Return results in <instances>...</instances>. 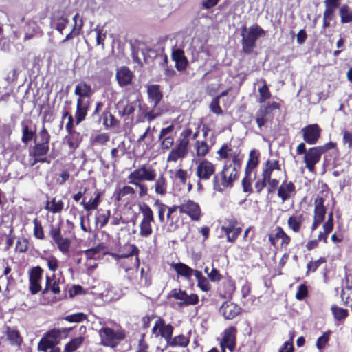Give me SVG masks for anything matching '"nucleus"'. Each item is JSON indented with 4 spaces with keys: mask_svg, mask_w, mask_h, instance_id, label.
<instances>
[{
    "mask_svg": "<svg viewBox=\"0 0 352 352\" xmlns=\"http://www.w3.org/2000/svg\"><path fill=\"white\" fill-rule=\"evenodd\" d=\"M38 136L41 139L40 143L49 145L50 141V135L46 129L43 126L39 132Z\"/></svg>",
    "mask_w": 352,
    "mask_h": 352,
    "instance_id": "63",
    "label": "nucleus"
},
{
    "mask_svg": "<svg viewBox=\"0 0 352 352\" xmlns=\"http://www.w3.org/2000/svg\"><path fill=\"white\" fill-rule=\"evenodd\" d=\"M195 278L197 280V285L198 287L204 292H208L210 289V285L208 279L202 275V273L199 272H195Z\"/></svg>",
    "mask_w": 352,
    "mask_h": 352,
    "instance_id": "38",
    "label": "nucleus"
},
{
    "mask_svg": "<svg viewBox=\"0 0 352 352\" xmlns=\"http://www.w3.org/2000/svg\"><path fill=\"white\" fill-rule=\"evenodd\" d=\"M74 94L79 96L78 98H89L92 94L91 87L86 82H82L76 86Z\"/></svg>",
    "mask_w": 352,
    "mask_h": 352,
    "instance_id": "27",
    "label": "nucleus"
},
{
    "mask_svg": "<svg viewBox=\"0 0 352 352\" xmlns=\"http://www.w3.org/2000/svg\"><path fill=\"white\" fill-rule=\"evenodd\" d=\"M294 347L292 343V340H287L280 346L278 352H294Z\"/></svg>",
    "mask_w": 352,
    "mask_h": 352,
    "instance_id": "64",
    "label": "nucleus"
},
{
    "mask_svg": "<svg viewBox=\"0 0 352 352\" xmlns=\"http://www.w3.org/2000/svg\"><path fill=\"white\" fill-rule=\"evenodd\" d=\"M133 194H135V190L133 189V188L129 186H125L123 188L116 191L114 195L116 197V200L117 201H120L122 197L128 195H132Z\"/></svg>",
    "mask_w": 352,
    "mask_h": 352,
    "instance_id": "41",
    "label": "nucleus"
},
{
    "mask_svg": "<svg viewBox=\"0 0 352 352\" xmlns=\"http://www.w3.org/2000/svg\"><path fill=\"white\" fill-rule=\"evenodd\" d=\"M50 270L55 272L58 268V261L54 256H50L45 258Z\"/></svg>",
    "mask_w": 352,
    "mask_h": 352,
    "instance_id": "62",
    "label": "nucleus"
},
{
    "mask_svg": "<svg viewBox=\"0 0 352 352\" xmlns=\"http://www.w3.org/2000/svg\"><path fill=\"white\" fill-rule=\"evenodd\" d=\"M237 221L234 218H231L225 221L224 224L222 226L221 229L225 232L226 235L232 232L236 227Z\"/></svg>",
    "mask_w": 352,
    "mask_h": 352,
    "instance_id": "54",
    "label": "nucleus"
},
{
    "mask_svg": "<svg viewBox=\"0 0 352 352\" xmlns=\"http://www.w3.org/2000/svg\"><path fill=\"white\" fill-rule=\"evenodd\" d=\"M84 338L82 336L73 338L70 342L66 344L65 346V352H74L75 351L83 342Z\"/></svg>",
    "mask_w": 352,
    "mask_h": 352,
    "instance_id": "37",
    "label": "nucleus"
},
{
    "mask_svg": "<svg viewBox=\"0 0 352 352\" xmlns=\"http://www.w3.org/2000/svg\"><path fill=\"white\" fill-rule=\"evenodd\" d=\"M140 212L142 215L141 221L154 222V214L151 207L146 203H141L138 205Z\"/></svg>",
    "mask_w": 352,
    "mask_h": 352,
    "instance_id": "28",
    "label": "nucleus"
},
{
    "mask_svg": "<svg viewBox=\"0 0 352 352\" xmlns=\"http://www.w3.org/2000/svg\"><path fill=\"white\" fill-rule=\"evenodd\" d=\"M263 85L261 87L258 88L259 93V103L265 102L267 99L270 98L271 93L269 90L267 85H266V82L265 80H263Z\"/></svg>",
    "mask_w": 352,
    "mask_h": 352,
    "instance_id": "44",
    "label": "nucleus"
},
{
    "mask_svg": "<svg viewBox=\"0 0 352 352\" xmlns=\"http://www.w3.org/2000/svg\"><path fill=\"white\" fill-rule=\"evenodd\" d=\"M172 58L175 62V67L178 71L186 69L188 60L184 55V52L181 49H176L172 52Z\"/></svg>",
    "mask_w": 352,
    "mask_h": 352,
    "instance_id": "18",
    "label": "nucleus"
},
{
    "mask_svg": "<svg viewBox=\"0 0 352 352\" xmlns=\"http://www.w3.org/2000/svg\"><path fill=\"white\" fill-rule=\"evenodd\" d=\"M276 238L281 239V244L282 245H288L290 242V237L284 232V230L278 227L277 232L275 234Z\"/></svg>",
    "mask_w": 352,
    "mask_h": 352,
    "instance_id": "59",
    "label": "nucleus"
},
{
    "mask_svg": "<svg viewBox=\"0 0 352 352\" xmlns=\"http://www.w3.org/2000/svg\"><path fill=\"white\" fill-rule=\"evenodd\" d=\"M110 217V211L107 210L96 217V223H100V228L104 227L108 223Z\"/></svg>",
    "mask_w": 352,
    "mask_h": 352,
    "instance_id": "58",
    "label": "nucleus"
},
{
    "mask_svg": "<svg viewBox=\"0 0 352 352\" xmlns=\"http://www.w3.org/2000/svg\"><path fill=\"white\" fill-rule=\"evenodd\" d=\"M295 191V186L292 182H287L284 181L278 189V196L283 202L288 200L292 194Z\"/></svg>",
    "mask_w": 352,
    "mask_h": 352,
    "instance_id": "20",
    "label": "nucleus"
},
{
    "mask_svg": "<svg viewBox=\"0 0 352 352\" xmlns=\"http://www.w3.org/2000/svg\"><path fill=\"white\" fill-rule=\"evenodd\" d=\"M102 124L106 128L111 127L115 124L114 116L109 111H106L102 114Z\"/></svg>",
    "mask_w": 352,
    "mask_h": 352,
    "instance_id": "50",
    "label": "nucleus"
},
{
    "mask_svg": "<svg viewBox=\"0 0 352 352\" xmlns=\"http://www.w3.org/2000/svg\"><path fill=\"white\" fill-rule=\"evenodd\" d=\"M153 207L157 211L158 219L160 223L165 222V214L168 210V206L162 203L160 200L157 199L154 204Z\"/></svg>",
    "mask_w": 352,
    "mask_h": 352,
    "instance_id": "34",
    "label": "nucleus"
},
{
    "mask_svg": "<svg viewBox=\"0 0 352 352\" xmlns=\"http://www.w3.org/2000/svg\"><path fill=\"white\" fill-rule=\"evenodd\" d=\"M196 163L197 164L196 175L199 180L208 181L212 175L214 176L215 166L212 162L202 160Z\"/></svg>",
    "mask_w": 352,
    "mask_h": 352,
    "instance_id": "7",
    "label": "nucleus"
},
{
    "mask_svg": "<svg viewBox=\"0 0 352 352\" xmlns=\"http://www.w3.org/2000/svg\"><path fill=\"white\" fill-rule=\"evenodd\" d=\"M172 267L179 276H183L187 280H190L192 275L195 276V272H199L183 263H173Z\"/></svg>",
    "mask_w": 352,
    "mask_h": 352,
    "instance_id": "19",
    "label": "nucleus"
},
{
    "mask_svg": "<svg viewBox=\"0 0 352 352\" xmlns=\"http://www.w3.org/2000/svg\"><path fill=\"white\" fill-rule=\"evenodd\" d=\"M188 344V338L184 335H179L174 337L169 341L168 344L171 346H185Z\"/></svg>",
    "mask_w": 352,
    "mask_h": 352,
    "instance_id": "47",
    "label": "nucleus"
},
{
    "mask_svg": "<svg viewBox=\"0 0 352 352\" xmlns=\"http://www.w3.org/2000/svg\"><path fill=\"white\" fill-rule=\"evenodd\" d=\"M34 236L38 239H43L45 237L41 223L37 219L33 220Z\"/></svg>",
    "mask_w": 352,
    "mask_h": 352,
    "instance_id": "52",
    "label": "nucleus"
},
{
    "mask_svg": "<svg viewBox=\"0 0 352 352\" xmlns=\"http://www.w3.org/2000/svg\"><path fill=\"white\" fill-rule=\"evenodd\" d=\"M241 308L230 302H224L219 309V312L226 320H232L239 314Z\"/></svg>",
    "mask_w": 352,
    "mask_h": 352,
    "instance_id": "15",
    "label": "nucleus"
},
{
    "mask_svg": "<svg viewBox=\"0 0 352 352\" xmlns=\"http://www.w3.org/2000/svg\"><path fill=\"white\" fill-rule=\"evenodd\" d=\"M324 200L322 197H318L314 201V218L322 221H324L326 214V209L324 206Z\"/></svg>",
    "mask_w": 352,
    "mask_h": 352,
    "instance_id": "26",
    "label": "nucleus"
},
{
    "mask_svg": "<svg viewBox=\"0 0 352 352\" xmlns=\"http://www.w3.org/2000/svg\"><path fill=\"white\" fill-rule=\"evenodd\" d=\"M188 153V143L186 140H179L176 146L171 150L169 153L167 162H176L179 159H182L186 157Z\"/></svg>",
    "mask_w": 352,
    "mask_h": 352,
    "instance_id": "12",
    "label": "nucleus"
},
{
    "mask_svg": "<svg viewBox=\"0 0 352 352\" xmlns=\"http://www.w3.org/2000/svg\"><path fill=\"white\" fill-rule=\"evenodd\" d=\"M210 109L212 112L217 115H221L223 113V111L219 106V97H215L212 99L210 104Z\"/></svg>",
    "mask_w": 352,
    "mask_h": 352,
    "instance_id": "56",
    "label": "nucleus"
},
{
    "mask_svg": "<svg viewBox=\"0 0 352 352\" xmlns=\"http://www.w3.org/2000/svg\"><path fill=\"white\" fill-rule=\"evenodd\" d=\"M167 182L166 178L161 175L155 181V192L160 195H164L166 193Z\"/></svg>",
    "mask_w": 352,
    "mask_h": 352,
    "instance_id": "35",
    "label": "nucleus"
},
{
    "mask_svg": "<svg viewBox=\"0 0 352 352\" xmlns=\"http://www.w3.org/2000/svg\"><path fill=\"white\" fill-rule=\"evenodd\" d=\"M64 207L62 200L56 201V198H53L51 201H47L45 208L46 210L52 213L60 212Z\"/></svg>",
    "mask_w": 352,
    "mask_h": 352,
    "instance_id": "29",
    "label": "nucleus"
},
{
    "mask_svg": "<svg viewBox=\"0 0 352 352\" xmlns=\"http://www.w3.org/2000/svg\"><path fill=\"white\" fill-rule=\"evenodd\" d=\"M89 102L84 98H78L75 113L76 124H79L85 120L89 109Z\"/></svg>",
    "mask_w": 352,
    "mask_h": 352,
    "instance_id": "16",
    "label": "nucleus"
},
{
    "mask_svg": "<svg viewBox=\"0 0 352 352\" xmlns=\"http://www.w3.org/2000/svg\"><path fill=\"white\" fill-rule=\"evenodd\" d=\"M258 153L252 150L250 153V159L247 163L245 168H249L250 170H254V168L257 166L258 162Z\"/></svg>",
    "mask_w": 352,
    "mask_h": 352,
    "instance_id": "49",
    "label": "nucleus"
},
{
    "mask_svg": "<svg viewBox=\"0 0 352 352\" xmlns=\"http://www.w3.org/2000/svg\"><path fill=\"white\" fill-rule=\"evenodd\" d=\"M49 151V145H46L40 142H35L34 146L30 152V155L34 157L45 156Z\"/></svg>",
    "mask_w": 352,
    "mask_h": 352,
    "instance_id": "30",
    "label": "nucleus"
},
{
    "mask_svg": "<svg viewBox=\"0 0 352 352\" xmlns=\"http://www.w3.org/2000/svg\"><path fill=\"white\" fill-rule=\"evenodd\" d=\"M69 20L64 15L54 16L51 21V25L60 34H63V30L66 28Z\"/></svg>",
    "mask_w": 352,
    "mask_h": 352,
    "instance_id": "25",
    "label": "nucleus"
},
{
    "mask_svg": "<svg viewBox=\"0 0 352 352\" xmlns=\"http://www.w3.org/2000/svg\"><path fill=\"white\" fill-rule=\"evenodd\" d=\"M173 328L171 324H162L160 327V333L162 337L164 338L166 340L167 344L171 340Z\"/></svg>",
    "mask_w": 352,
    "mask_h": 352,
    "instance_id": "46",
    "label": "nucleus"
},
{
    "mask_svg": "<svg viewBox=\"0 0 352 352\" xmlns=\"http://www.w3.org/2000/svg\"><path fill=\"white\" fill-rule=\"evenodd\" d=\"M43 269L40 266L32 267L29 273V289L32 294H36L41 289L40 284L42 278Z\"/></svg>",
    "mask_w": 352,
    "mask_h": 352,
    "instance_id": "8",
    "label": "nucleus"
},
{
    "mask_svg": "<svg viewBox=\"0 0 352 352\" xmlns=\"http://www.w3.org/2000/svg\"><path fill=\"white\" fill-rule=\"evenodd\" d=\"M324 262H325V259H324V258H322V257L320 258L319 259H318L315 261H310L307 265V272H314L319 267V266L321 264L324 263Z\"/></svg>",
    "mask_w": 352,
    "mask_h": 352,
    "instance_id": "57",
    "label": "nucleus"
},
{
    "mask_svg": "<svg viewBox=\"0 0 352 352\" xmlns=\"http://www.w3.org/2000/svg\"><path fill=\"white\" fill-rule=\"evenodd\" d=\"M236 329L234 327H230L224 331L223 337L220 342L221 350L225 352L226 349L232 351L236 344Z\"/></svg>",
    "mask_w": 352,
    "mask_h": 352,
    "instance_id": "10",
    "label": "nucleus"
},
{
    "mask_svg": "<svg viewBox=\"0 0 352 352\" xmlns=\"http://www.w3.org/2000/svg\"><path fill=\"white\" fill-rule=\"evenodd\" d=\"M304 220L305 217L302 214L292 215L289 217L287 225L293 232L298 233L300 230Z\"/></svg>",
    "mask_w": 352,
    "mask_h": 352,
    "instance_id": "23",
    "label": "nucleus"
},
{
    "mask_svg": "<svg viewBox=\"0 0 352 352\" xmlns=\"http://www.w3.org/2000/svg\"><path fill=\"white\" fill-rule=\"evenodd\" d=\"M155 177L156 173L154 169L151 167L142 166L141 168L131 172L128 179H129V184H137L144 180L153 181L155 179Z\"/></svg>",
    "mask_w": 352,
    "mask_h": 352,
    "instance_id": "4",
    "label": "nucleus"
},
{
    "mask_svg": "<svg viewBox=\"0 0 352 352\" xmlns=\"http://www.w3.org/2000/svg\"><path fill=\"white\" fill-rule=\"evenodd\" d=\"M160 141V146L162 150L169 149L174 144V138L172 135H168L162 138Z\"/></svg>",
    "mask_w": 352,
    "mask_h": 352,
    "instance_id": "60",
    "label": "nucleus"
},
{
    "mask_svg": "<svg viewBox=\"0 0 352 352\" xmlns=\"http://www.w3.org/2000/svg\"><path fill=\"white\" fill-rule=\"evenodd\" d=\"M151 221H140L139 235L143 238L149 237L153 233Z\"/></svg>",
    "mask_w": 352,
    "mask_h": 352,
    "instance_id": "36",
    "label": "nucleus"
},
{
    "mask_svg": "<svg viewBox=\"0 0 352 352\" xmlns=\"http://www.w3.org/2000/svg\"><path fill=\"white\" fill-rule=\"evenodd\" d=\"M256 174L249 168H245V177L242 179L243 190L244 192H252V182L256 179Z\"/></svg>",
    "mask_w": 352,
    "mask_h": 352,
    "instance_id": "22",
    "label": "nucleus"
},
{
    "mask_svg": "<svg viewBox=\"0 0 352 352\" xmlns=\"http://www.w3.org/2000/svg\"><path fill=\"white\" fill-rule=\"evenodd\" d=\"M238 173L232 164H226L223 170L213 177V188L222 192L226 188L232 187L233 182L237 179Z\"/></svg>",
    "mask_w": 352,
    "mask_h": 352,
    "instance_id": "2",
    "label": "nucleus"
},
{
    "mask_svg": "<svg viewBox=\"0 0 352 352\" xmlns=\"http://www.w3.org/2000/svg\"><path fill=\"white\" fill-rule=\"evenodd\" d=\"M55 243L57 245L58 250L64 254H66L69 252V248L71 245V241L67 238H63L58 239L55 241Z\"/></svg>",
    "mask_w": 352,
    "mask_h": 352,
    "instance_id": "43",
    "label": "nucleus"
},
{
    "mask_svg": "<svg viewBox=\"0 0 352 352\" xmlns=\"http://www.w3.org/2000/svg\"><path fill=\"white\" fill-rule=\"evenodd\" d=\"M308 294L307 287L305 284H301L298 287V291L296 294V298L298 300H303Z\"/></svg>",
    "mask_w": 352,
    "mask_h": 352,
    "instance_id": "61",
    "label": "nucleus"
},
{
    "mask_svg": "<svg viewBox=\"0 0 352 352\" xmlns=\"http://www.w3.org/2000/svg\"><path fill=\"white\" fill-rule=\"evenodd\" d=\"M330 334V331H325L321 336H320L317 339L316 345L319 350H322L325 347L326 344L328 343L329 340Z\"/></svg>",
    "mask_w": 352,
    "mask_h": 352,
    "instance_id": "51",
    "label": "nucleus"
},
{
    "mask_svg": "<svg viewBox=\"0 0 352 352\" xmlns=\"http://www.w3.org/2000/svg\"><path fill=\"white\" fill-rule=\"evenodd\" d=\"M68 133L69 134V137L67 139V144L69 148L72 151H74L78 147L80 143L81 142L82 136L80 133L77 131L70 132Z\"/></svg>",
    "mask_w": 352,
    "mask_h": 352,
    "instance_id": "33",
    "label": "nucleus"
},
{
    "mask_svg": "<svg viewBox=\"0 0 352 352\" xmlns=\"http://www.w3.org/2000/svg\"><path fill=\"white\" fill-rule=\"evenodd\" d=\"M112 256L120 263V266L123 267L126 272H128L132 266L138 267L139 265L138 257H133L131 254L127 255L113 254Z\"/></svg>",
    "mask_w": 352,
    "mask_h": 352,
    "instance_id": "13",
    "label": "nucleus"
},
{
    "mask_svg": "<svg viewBox=\"0 0 352 352\" xmlns=\"http://www.w3.org/2000/svg\"><path fill=\"white\" fill-rule=\"evenodd\" d=\"M195 148L197 151V155L201 157L205 156L208 153L209 150L208 144L204 141H197L195 144Z\"/></svg>",
    "mask_w": 352,
    "mask_h": 352,
    "instance_id": "53",
    "label": "nucleus"
},
{
    "mask_svg": "<svg viewBox=\"0 0 352 352\" xmlns=\"http://www.w3.org/2000/svg\"><path fill=\"white\" fill-rule=\"evenodd\" d=\"M94 31L96 33V43L98 45H102L104 47V41L106 38V33L103 32V30L102 28L99 26L96 27L94 29Z\"/></svg>",
    "mask_w": 352,
    "mask_h": 352,
    "instance_id": "55",
    "label": "nucleus"
},
{
    "mask_svg": "<svg viewBox=\"0 0 352 352\" xmlns=\"http://www.w3.org/2000/svg\"><path fill=\"white\" fill-rule=\"evenodd\" d=\"M133 77V72L125 66L118 67L116 70V78L119 86L122 87L131 85Z\"/></svg>",
    "mask_w": 352,
    "mask_h": 352,
    "instance_id": "14",
    "label": "nucleus"
},
{
    "mask_svg": "<svg viewBox=\"0 0 352 352\" xmlns=\"http://www.w3.org/2000/svg\"><path fill=\"white\" fill-rule=\"evenodd\" d=\"M147 94L151 102L153 104V107H156L163 98V94L160 85H148Z\"/></svg>",
    "mask_w": 352,
    "mask_h": 352,
    "instance_id": "17",
    "label": "nucleus"
},
{
    "mask_svg": "<svg viewBox=\"0 0 352 352\" xmlns=\"http://www.w3.org/2000/svg\"><path fill=\"white\" fill-rule=\"evenodd\" d=\"M168 297L173 298L176 300H179L180 302H178L179 307H183L184 306L190 305H197L199 302V297L197 294H192L188 295L185 291L182 290L181 289H174L171 290L168 294Z\"/></svg>",
    "mask_w": 352,
    "mask_h": 352,
    "instance_id": "5",
    "label": "nucleus"
},
{
    "mask_svg": "<svg viewBox=\"0 0 352 352\" xmlns=\"http://www.w3.org/2000/svg\"><path fill=\"white\" fill-rule=\"evenodd\" d=\"M104 296L107 300L116 301L120 298L122 291L119 288L111 286L106 289Z\"/></svg>",
    "mask_w": 352,
    "mask_h": 352,
    "instance_id": "32",
    "label": "nucleus"
},
{
    "mask_svg": "<svg viewBox=\"0 0 352 352\" xmlns=\"http://www.w3.org/2000/svg\"><path fill=\"white\" fill-rule=\"evenodd\" d=\"M321 129L317 124H309L302 129L303 140L309 144H315L320 136Z\"/></svg>",
    "mask_w": 352,
    "mask_h": 352,
    "instance_id": "9",
    "label": "nucleus"
},
{
    "mask_svg": "<svg viewBox=\"0 0 352 352\" xmlns=\"http://www.w3.org/2000/svg\"><path fill=\"white\" fill-rule=\"evenodd\" d=\"M6 336L12 345L20 346L23 342V339L21 337L19 331L16 328L7 327Z\"/></svg>",
    "mask_w": 352,
    "mask_h": 352,
    "instance_id": "24",
    "label": "nucleus"
},
{
    "mask_svg": "<svg viewBox=\"0 0 352 352\" xmlns=\"http://www.w3.org/2000/svg\"><path fill=\"white\" fill-rule=\"evenodd\" d=\"M21 126L23 133L21 141L24 144H28L33 139L34 136V132L29 129L28 125L25 122H21Z\"/></svg>",
    "mask_w": 352,
    "mask_h": 352,
    "instance_id": "39",
    "label": "nucleus"
},
{
    "mask_svg": "<svg viewBox=\"0 0 352 352\" xmlns=\"http://www.w3.org/2000/svg\"><path fill=\"white\" fill-rule=\"evenodd\" d=\"M332 314L337 320H342L348 316L347 309L339 307L336 305H333L331 308Z\"/></svg>",
    "mask_w": 352,
    "mask_h": 352,
    "instance_id": "45",
    "label": "nucleus"
},
{
    "mask_svg": "<svg viewBox=\"0 0 352 352\" xmlns=\"http://www.w3.org/2000/svg\"><path fill=\"white\" fill-rule=\"evenodd\" d=\"M63 319L69 322H80L87 319V315L82 312H78L67 315L65 316Z\"/></svg>",
    "mask_w": 352,
    "mask_h": 352,
    "instance_id": "48",
    "label": "nucleus"
},
{
    "mask_svg": "<svg viewBox=\"0 0 352 352\" xmlns=\"http://www.w3.org/2000/svg\"><path fill=\"white\" fill-rule=\"evenodd\" d=\"M321 148L318 146L312 147L308 150L304 156V162L306 167L310 172H313L315 169V165L317 164L322 155Z\"/></svg>",
    "mask_w": 352,
    "mask_h": 352,
    "instance_id": "11",
    "label": "nucleus"
},
{
    "mask_svg": "<svg viewBox=\"0 0 352 352\" xmlns=\"http://www.w3.org/2000/svg\"><path fill=\"white\" fill-rule=\"evenodd\" d=\"M138 104V102L137 100L133 102L126 101L125 102L120 101L117 104V109L122 116H129L134 113Z\"/></svg>",
    "mask_w": 352,
    "mask_h": 352,
    "instance_id": "21",
    "label": "nucleus"
},
{
    "mask_svg": "<svg viewBox=\"0 0 352 352\" xmlns=\"http://www.w3.org/2000/svg\"><path fill=\"white\" fill-rule=\"evenodd\" d=\"M266 32L258 25L256 24L247 28L243 27L241 36L243 51L245 54H250L256 47V42L260 37L265 36Z\"/></svg>",
    "mask_w": 352,
    "mask_h": 352,
    "instance_id": "1",
    "label": "nucleus"
},
{
    "mask_svg": "<svg viewBox=\"0 0 352 352\" xmlns=\"http://www.w3.org/2000/svg\"><path fill=\"white\" fill-rule=\"evenodd\" d=\"M340 15L341 17V22L346 23L352 21V11L349 6L344 5L340 9Z\"/></svg>",
    "mask_w": 352,
    "mask_h": 352,
    "instance_id": "42",
    "label": "nucleus"
},
{
    "mask_svg": "<svg viewBox=\"0 0 352 352\" xmlns=\"http://www.w3.org/2000/svg\"><path fill=\"white\" fill-rule=\"evenodd\" d=\"M48 290H51L54 294H58L60 292L59 280H54L50 276L47 275L45 287L43 291V293L45 294Z\"/></svg>",
    "mask_w": 352,
    "mask_h": 352,
    "instance_id": "31",
    "label": "nucleus"
},
{
    "mask_svg": "<svg viewBox=\"0 0 352 352\" xmlns=\"http://www.w3.org/2000/svg\"><path fill=\"white\" fill-rule=\"evenodd\" d=\"M55 346V341L43 338L38 342V349L44 352H48Z\"/></svg>",
    "mask_w": 352,
    "mask_h": 352,
    "instance_id": "40",
    "label": "nucleus"
},
{
    "mask_svg": "<svg viewBox=\"0 0 352 352\" xmlns=\"http://www.w3.org/2000/svg\"><path fill=\"white\" fill-rule=\"evenodd\" d=\"M98 334L100 338V344L111 348L118 346L126 337L123 330H114L108 327H102L98 330Z\"/></svg>",
    "mask_w": 352,
    "mask_h": 352,
    "instance_id": "3",
    "label": "nucleus"
},
{
    "mask_svg": "<svg viewBox=\"0 0 352 352\" xmlns=\"http://www.w3.org/2000/svg\"><path fill=\"white\" fill-rule=\"evenodd\" d=\"M182 214H186L191 220L198 221L201 217V210L199 204L190 199L184 200L179 207Z\"/></svg>",
    "mask_w": 352,
    "mask_h": 352,
    "instance_id": "6",
    "label": "nucleus"
}]
</instances>
